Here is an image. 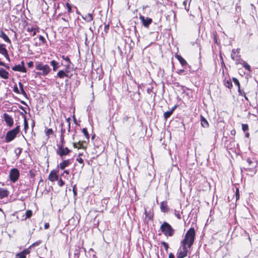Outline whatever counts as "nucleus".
I'll list each match as a JSON object with an SVG mask.
<instances>
[{"label": "nucleus", "instance_id": "nucleus-1", "mask_svg": "<svg viewBox=\"0 0 258 258\" xmlns=\"http://www.w3.org/2000/svg\"><path fill=\"white\" fill-rule=\"evenodd\" d=\"M196 233L194 228H190L185 233L183 239L180 242V247L178 250L177 258H184L185 257L192 245L195 239Z\"/></svg>", "mask_w": 258, "mask_h": 258}, {"label": "nucleus", "instance_id": "nucleus-2", "mask_svg": "<svg viewBox=\"0 0 258 258\" xmlns=\"http://www.w3.org/2000/svg\"><path fill=\"white\" fill-rule=\"evenodd\" d=\"M35 69L40 71L39 72L37 73V74L43 76L47 75L51 71V69L48 65L45 64L40 61L36 62Z\"/></svg>", "mask_w": 258, "mask_h": 258}, {"label": "nucleus", "instance_id": "nucleus-3", "mask_svg": "<svg viewBox=\"0 0 258 258\" xmlns=\"http://www.w3.org/2000/svg\"><path fill=\"white\" fill-rule=\"evenodd\" d=\"M160 230L163 234L167 237H172L175 233V230L166 222H164L161 224Z\"/></svg>", "mask_w": 258, "mask_h": 258}, {"label": "nucleus", "instance_id": "nucleus-4", "mask_svg": "<svg viewBox=\"0 0 258 258\" xmlns=\"http://www.w3.org/2000/svg\"><path fill=\"white\" fill-rule=\"evenodd\" d=\"M20 126L18 125L15 128L8 131L6 134L4 142L5 143H8L14 140L16 138L17 135L20 132Z\"/></svg>", "mask_w": 258, "mask_h": 258}, {"label": "nucleus", "instance_id": "nucleus-5", "mask_svg": "<svg viewBox=\"0 0 258 258\" xmlns=\"http://www.w3.org/2000/svg\"><path fill=\"white\" fill-rule=\"evenodd\" d=\"M57 146L58 149L56 151V153L61 157L68 155L71 152L68 148L64 147L62 145L57 144Z\"/></svg>", "mask_w": 258, "mask_h": 258}, {"label": "nucleus", "instance_id": "nucleus-6", "mask_svg": "<svg viewBox=\"0 0 258 258\" xmlns=\"http://www.w3.org/2000/svg\"><path fill=\"white\" fill-rule=\"evenodd\" d=\"M19 175V170L17 168H13L10 172V179L13 183H15L18 180Z\"/></svg>", "mask_w": 258, "mask_h": 258}, {"label": "nucleus", "instance_id": "nucleus-7", "mask_svg": "<svg viewBox=\"0 0 258 258\" xmlns=\"http://www.w3.org/2000/svg\"><path fill=\"white\" fill-rule=\"evenodd\" d=\"M239 49H233L232 50V52L231 54V57L232 59L236 61V63L239 61L241 59L240 58V55L239 54Z\"/></svg>", "mask_w": 258, "mask_h": 258}, {"label": "nucleus", "instance_id": "nucleus-8", "mask_svg": "<svg viewBox=\"0 0 258 258\" xmlns=\"http://www.w3.org/2000/svg\"><path fill=\"white\" fill-rule=\"evenodd\" d=\"M3 118L8 126L11 127L13 125V123H14L13 118H12V117L11 116L9 115L8 113H5L3 114Z\"/></svg>", "mask_w": 258, "mask_h": 258}, {"label": "nucleus", "instance_id": "nucleus-9", "mask_svg": "<svg viewBox=\"0 0 258 258\" xmlns=\"http://www.w3.org/2000/svg\"><path fill=\"white\" fill-rule=\"evenodd\" d=\"M12 70L14 71L20 72L22 73L26 72V69L24 66V62L21 61V64L16 65L12 68Z\"/></svg>", "mask_w": 258, "mask_h": 258}, {"label": "nucleus", "instance_id": "nucleus-10", "mask_svg": "<svg viewBox=\"0 0 258 258\" xmlns=\"http://www.w3.org/2000/svg\"><path fill=\"white\" fill-rule=\"evenodd\" d=\"M140 19L143 25L146 28H148L152 22V19L151 18L148 17L145 18L141 15L140 16Z\"/></svg>", "mask_w": 258, "mask_h": 258}, {"label": "nucleus", "instance_id": "nucleus-11", "mask_svg": "<svg viewBox=\"0 0 258 258\" xmlns=\"http://www.w3.org/2000/svg\"><path fill=\"white\" fill-rule=\"evenodd\" d=\"M0 53L3 55L9 62H10V58L9 56L8 50L6 48V45L4 44H0Z\"/></svg>", "mask_w": 258, "mask_h": 258}, {"label": "nucleus", "instance_id": "nucleus-12", "mask_svg": "<svg viewBox=\"0 0 258 258\" xmlns=\"http://www.w3.org/2000/svg\"><path fill=\"white\" fill-rule=\"evenodd\" d=\"M247 162L248 164V166L244 167L243 169L245 171H254V168L255 167V165L250 158L247 159Z\"/></svg>", "mask_w": 258, "mask_h": 258}, {"label": "nucleus", "instance_id": "nucleus-13", "mask_svg": "<svg viewBox=\"0 0 258 258\" xmlns=\"http://www.w3.org/2000/svg\"><path fill=\"white\" fill-rule=\"evenodd\" d=\"M48 178L51 181L58 180V176L57 174V172L55 170L51 171L49 174Z\"/></svg>", "mask_w": 258, "mask_h": 258}, {"label": "nucleus", "instance_id": "nucleus-14", "mask_svg": "<svg viewBox=\"0 0 258 258\" xmlns=\"http://www.w3.org/2000/svg\"><path fill=\"white\" fill-rule=\"evenodd\" d=\"M177 106L176 105H174L170 110L165 112L164 113V119L167 120L173 113V111L176 109Z\"/></svg>", "mask_w": 258, "mask_h": 258}, {"label": "nucleus", "instance_id": "nucleus-15", "mask_svg": "<svg viewBox=\"0 0 258 258\" xmlns=\"http://www.w3.org/2000/svg\"><path fill=\"white\" fill-rule=\"evenodd\" d=\"M0 77L4 79H8L9 77V72L3 68H0Z\"/></svg>", "mask_w": 258, "mask_h": 258}, {"label": "nucleus", "instance_id": "nucleus-16", "mask_svg": "<svg viewBox=\"0 0 258 258\" xmlns=\"http://www.w3.org/2000/svg\"><path fill=\"white\" fill-rule=\"evenodd\" d=\"M240 63L242 64V67L246 69V70L248 71L249 72L251 71V68L250 66L245 61L240 60L238 62H236V64Z\"/></svg>", "mask_w": 258, "mask_h": 258}, {"label": "nucleus", "instance_id": "nucleus-17", "mask_svg": "<svg viewBox=\"0 0 258 258\" xmlns=\"http://www.w3.org/2000/svg\"><path fill=\"white\" fill-rule=\"evenodd\" d=\"M160 209L162 212L165 213L168 212V208L167 202L165 201L162 202L160 204Z\"/></svg>", "mask_w": 258, "mask_h": 258}, {"label": "nucleus", "instance_id": "nucleus-18", "mask_svg": "<svg viewBox=\"0 0 258 258\" xmlns=\"http://www.w3.org/2000/svg\"><path fill=\"white\" fill-rule=\"evenodd\" d=\"M9 191L4 188H0V199H3L9 196Z\"/></svg>", "mask_w": 258, "mask_h": 258}, {"label": "nucleus", "instance_id": "nucleus-19", "mask_svg": "<svg viewBox=\"0 0 258 258\" xmlns=\"http://www.w3.org/2000/svg\"><path fill=\"white\" fill-rule=\"evenodd\" d=\"M50 64L52 67L53 71L54 72L60 67L59 63L54 60L50 61Z\"/></svg>", "mask_w": 258, "mask_h": 258}, {"label": "nucleus", "instance_id": "nucleus-20", "mask_svg": "<svg viewBox=\"0 0 258 258\" xmlns=\"http://www.w3.org/2000/svg\"><path fill=\"white\" fill-rule=\"evenodd\" d=\"M70 163H71V162H70V160H64V161H63V162H61L59 164V168L61 170H63L66 167H68L70 164Z\"/></svg>", "mask_w": 258, "mask_h": 258}, {"label": "nucleus", "instance_id": "nucleus-21", "mask_svg": "<svg viewBox=\"0 0 258 258\" xmlns=\"http://www.w3.org/2000/svg\"><path fill=\"white\" fill-rule=\"evenodd\" d=\"M0 37L3 38L5 42L10 44L11 43V41L8 36L2 31L0 32Z\"/></svg>", "mask_w": 258, "mask_h": 258}, {"label": "nucleus", "instance_id": "nucleus-22", "mask_svg": "<svg viewBox=\"0 0 258 258\" xmlns=\"http://www.w3.org/2000/svg\"><path fill=\"white\" fill-rule=\"evenodd\" d=\"M175 57L179 60L182 66H185L187 64L186 61L181 56L176 55Z\"/></svg>", "mask_w": 258, "mask_h": 258}, {"label": "nucleus", "instance_id": "nucleus-23", "mask_svg": "<svg viewBox=\"0 0 258 258\" xmlns=\"http://www.w3.org/2000/svg\"><path fill=\"white\" fill-rule=\"evenodd\" d=\"M201 124L204 127H208L209 126L208 122L203 116H201Z\"/></svg>", "mask_w": 258, "mask_h": 258}, {"label": "nucleus", "instance_id": "nucleus-24", "mask_svg": "<svg viewBox=\"0 0 258 258\" xmlns=\"http://www.w3.org/2000/svg\"><path fill=\"white\" fill-rule=\"evenodd\" d=\"M83 19L87 22H90L93 20V17L92 14L89 13Z\"/></svg>", "mask_w": 258, "mask_h": 258}, {"label": "nucleus", "instance_id": "nucleus-25", "mask_svg": "<svg viewBox=\"0 0 258 258\" xmlns=\"http://www.w3.org/2000/svg\"><path fill=\"white\" fill-rule=\"evenodd\" d=\"M191 0H184L183 2L182 5L184 7V9L187 11H188L189 8V4Z\"/></svg>", "mask_w": 258, "mask_h": 258}, {"label": "nucleus", "instance_id": "nucleus-26", "mask_svg": "<svg viewBox=\"0 0 258 258\" xmlns=\"http://www.w3.org/2000/svg\"><path fill=\"white\" fill-rule=\"evenodd\" d=\"M64 75H66V74L64 73V72L62 70H59L56 76H55V78L57 77L60 79H63L64 77Z\"/></svg>", "mask_w": 258, "mask_h": 258}, {"label": "nucleus", "instance_id": "nucleus-27", "mask_svg": "<svg viewBox=\"0 0 258 258\" xmlns=\"http://www.w3.org/2000/svg\"><path fill=\"white\" fill-rule=\"evenodd\" d=\"M19 86L20 88V91H21L20 93L22 94L24 96L27 97V94L24 90L23 85L21 82H20L19 83Z\"/></svg>", "mask_w": 258, "mask_h": 258}, {"label": "nucleus", "instance_id": "nucleus-28", "mask_svg": "<svg viewBox=\"0 0 258 258\" xmlns=\"http://www.w3.org/2000/svg\"><path fill=\"white\" fill-rule=\"evenodd\" d=\"M73 146L75 148H84L83 145V142L79 141L78 143H73Z\"/></svg>", "mask_w": 258, "mask_h": 258}, {"label": "nucleus", "instance_id": "nucleus-29", "mask_svg": "<svg viewBox=\"0 0 258 258\" xmlns=\"http://www.w3.org/2000/svg\"><path fill=\"white\" fill-rule=\"evenodd\" d=\"M224 84L226 87L229 89L231 88L232 87V84L230 80L225 81Z\"/></svg>", "mask_w": 258, "mask_h": 258}, {"label": "nucleus", "instance_id": "nucleus-30", "mask_svg": "<svg viewBox=\"0 0 258 258\" xmlns=\"http://www.w3.org/2000/svg\"><path fill=\"white\" fill-rule=\"evenodd\" d=\"M82 133L84 134V136H85L86 138L89 140L90 136L88 133L87 130L86 128H84L82 130Z\"/></svg>", "mask_w": 258, "mask_h": 258}, {"label": "nucleus", "instance_id": "nucleus-31", "mask_svg": "<svg viewBox=\"0 0 258 258\" xmlns=\"http://www.w3.org/2000/svg\"><path fill=\"white\" fill-rule=\"evenodd\" d=\"M15 258H26V256L24 254V253L22 251L20 253H18L16 254Z\"/></svg>", "mask_w": 258, "mask_h": 258}, {"label": "nucleus", "instance_id": "nucleus-32", "mask_svg": "<svg viewBox=\"0 0 258 258\" xmlns=\"http://www.w3.org/2000/svg\"><path fill=\"white\" fill-rule=\"evenodd\" d=\"M22 151V149L21 148H17L15 150V153L18 157L21 154Z\"/></svg>", "mask_w": 258, "mask_h": 258}, {"label": "nucleus", "instance_id": "nucleus-33", "mask_svg": "<svg viewBox=\"0 0 258 258\" xmlns=\"http://www.w3.org/2000/svg\"><path fill=\"white\" fill-rule=\"evenodd\" d=\"M45 134L47 137H49L53 134V131L51 128H48L46 131Z\"/></svg>", "mask_w": 258, "mask_h": 258}, {"label": "nucleus", "instance_id": "nucleus-34", "mask_svg": "<svg viewBox=\"0 0 258 258\" xmlns=\"http://www.w3.org/2000/svg\"><path fill=\"white\" fill-rule=\"evenodd\" d=\"M232 80L234 83L238 87V89L240 88V85L239 81L235 78H233Z\"/></svg>", "mask_w": 258, "mask_h": 258}, {"label": "nucleus", "instance_id": "nucleus-35", "mask_svg": "<svg viewBox=\"0 0 258 258\" xmlns=\"http://www.w3.org/2000/svg\"><path fill=\"white\" fill-rule=\"evenodd\" d=\"M41 242H42L41 240H39L37 241L36 242L33 243L32 245H31L30 246L29 248H32L33 247L38 246L41 243Z\"/></svg>", "mask_w": 258, "mask_h": 258}, {"label": "nucleus", "instance_id": "nucleus-36", "mask_svg": "<svg viewBox=\"0 0 258 258\" xmlns=\"http://www.w3.org/2000/svg\"><path fill=\"white\" fill-rule=\"evenodd\" d=\"M174 215L178 219H181L180 211H177V210H174Z\"/></svg>", "mask_w": 258, "mask_h": 258}, {"label": "nucleus", "instance_id": "nucleus-37", "mask_svg": "<svg viewBox=\"0 0 258 258\" xmlns=\"http://www.w3.org/2000/svg\"><path fill=\"white\" fill-rule=\"evenodd\" d=\"M32 212L31 210H28L26 212V216L27 218H29L31 217Z\"/></svg>", "mask_w": 258, "mask_h": 258}, {"label": "nucleus", "instance_id": "nucleus-38", "mask_svg": "<svg viewBox=\"0 0 258 258\" xmlns=\"http://www.w3.org/2000/svg\"><path fill=\"white\" fill-rule=\"evenodd\" d=\"M81 156H82V154H81L80 153L79 154V157L78 158H77V160L81 164H83L84 165V163H83V160L80 157Z\"/></svg>", "mask_w": 258, "mask_h": 258}, {"label": "nucleus", "instance_id": "nucleus-39", "mask_svg": "<svg viewBox=\"0 0 258 258\" xmlns=\"http://www.w3.org/2000/svg\"><path fill=\"white\" fill-rule=\"evenodd\" d=\"M242 129L244 132H245L248 130V126L247 124H242Z\"/></svg>", "mask_w": 258, "mask_h": 258}, {"label": "nucleus", "instance_id": "nucleus-40", "mask_svg": "<svg viewBox=\"0 0 258 258\" xmlns=\"http://www.w3.org/2000/svg\"><path fill=\"white\" fill-rule=\"evenodd\" d=\"M58 185L59 186H62L64 184V181L61 179H58Z\"/></svg>", "mask_w": 258, "mask_h": 258}, {"label": "nucleus", "instance_id": "nucleus-41", "mask_svg": "<svg viewBox=\"0 0 258 258\" xmlns=\"http://www.w3.org/2000/svg\"><path fill=\"white\" fill-rule=\"evenodd\" d=\"M238 92L239 95L242 96H245V95L246 94L245 93L243 90L240 89V88H239L238 89Z\"/></svg>", "mask_w": 258, "mask_h": 258}, {"label": "nucleus", "instance_id": "nucleus-42", "mask_svg": "<svg viewBox=\"0 0 258 258\" xmlns=\"http://www.w3.org/2000/svg\"><path fill=\"white\" fill-rule=\"evenodd\" d=\"M64 131H63L62 129H61V144L63 146V142H64V139H63V134L64 133Z\"/></svg>", "mask_w": 258, "mask_h": 258}, {"label": "nucleus", "instance_id": "nucleus-43", "mask_svg": "<svg viewBox=\"0 0 258 258\" xmlns=\"http://www.w3.org/2000/svg\"><path fill=\"white\" fill-rule=\"evenodd\" d=\"M62 59H63L64 60H65V61H66L67 62H69V63H71V60H70V59L69 58V57H68V56H65L64 55H62Z\"/></svg>", "mask_w": 258, "mask_h": 258}, {"label": "nucleus", "instance_id": "nucleus-44", "mask_svg": "<svg viewBox=\"0 0 258 258\" xmlns=\"http://www.w3.org/2000/svg\"><path fill=\"white\" fill-rule=\"evenodd\" d=\"M161 244H162V245H163V246L165 248L166 250H167L168 248L169 247L168 243L165 242H164V241H163V242H161Z\"/></svg>", "mask_w": 258, "mask_h": 258}, {"label": "nucleus", "instance_id": "nucleus-45", "mask_svg": "<svg viewBox=\"0 0 258 258\" xmlns=\"http://www.w3.org/2000/svg\"><path fill=\"white\" fill-rule=\"evenodd\" d=\"M39 39L40 41H41L43 43H45L46 42L45 39L44 37L41 35H40L39 36Z\"/></svg>", "mask_w": 258, "mask_h": 258}, {"label": "nucleus", "instance_id": "nucleus-46", "mask_svg": "<svg viewBox=\"0 0 258 258\" xmlns=\"http://www.w3.org/2000/svg\"><path fill=\"white\" fill-rule=\"evenodd\" d=\"M30 248L29 247V248L25 249V250H24L22 251L26 256L27 254H28L30 253V250H29Z\"/></svg>", "mask_w": 258, "mask_h": 258}, {"label": "nucleus", "instance_id": "nucleus-47", "mask_svg": "<svg viewBox=\"0 0 258 258\" xmlns=\"http://www.w3.org/2000/svg\"><path fill=\"white\" fill-rule=\"evenodd\" d=\"M66 6H67V9H68V11L69 13H70L71 12V11H72V8H71V5L68 3H67L66 4Z\"/></svg>", "mask_w": 258, "mask_h": 258}, {"label": "nucleus", "instance_id": "nucleus-48", "mask_svg": "<svg viewBox=\"0 0 258 258\" xmlns=\"http://www.w3.org/2000/svg\"><path fill=\"white\" fill-rule=\"evenodd\" d=\"M24 129L26 130L28 128V124L26 118L24 119Z\"/></svg>", "mask_w": 258, "mask_h": 258}, {"label": "nucleus", "instance_id": "nucleus-49", "mask_svg": "<svg viewBox=\"0 0 258 258\" xmlns=\"http://www.w3.org/2000/svg\"><path fill=\"white\" fill-rule=\"evenodd\" d=\"M235 196H236V200H238L239 198V190L238 188L236 189Z\"/></svg>", "mask_w": 258, "mask_h": 258}, {"label": "nucleus", "instance_id": "nucleus-50", "mask_svg": "<svg viewBox=\"0 0 258 258\" xmlns=\"http://www.w3.org/2000/svg\"><path fill=\"white\" fill-rule=\"evenodd\" d=\"M70 120H71V118L69 117L66 119L67 121L68 122V126H69L68 132H69L70 131Z\"/></svg>", "mask_w": 258, "mask_h": 258}, {"label": "nucleus", "instance_id": "nucleus-51", "mask_svg": "<svg viewBox=\"0 0 258 258\" xmlns=\"http://www.w3.org/2000/svg\"><path fill=\"white\" fill-rule=\"evenodd\" d=\"M35 29V28H34V27H28V28H27V31L28 32H32L33 31H34V30Z\"/></svg>", "mask_w": 258, "mask_h": 258}, {"label": "nucleus", "instance_id": "nucleus-52", "mask_svg": "<svg viewBox=\"0 0 258 258\" xmlns=\"http://www.w3.org/2000/svg\"><path fill=\"white\" fill-rule=\"evenodd\" d=\"M14 91L18 94L20 93V92L19 91L18 87L16 86L14 87Z\"/></svg>", "mask_w": 258, "mask_h": 258}, {"label": "nucleus", "instance_id": "nucleus-53", "mask_svg": "<svg viewBox=\"0 0 258 258\" xmlns=\"http://www.w3.org/2000/svg\"><path fill=\"white\" fill-rule=\"evenodd\" d=\"M73 193H74V196H76L77 194V188L76 187V185H75L73 187Z\"/></svg>", "mask_w": 258, "mask_h": 258}, {"label": "nucleus", "instance_id": "nucleus-54", "mask_svg": "<svg viewBox=\"0 0 258 258\" xmlns=\"http://www.w3.org/2000/svg\"><path fill=\"white\" fill-rule=\"evenodd\" d=\"M28 67L30 68H31L33 67V62L30 61L28 63Z\"/></svg>", "mask_w": 258, "mask_h": 258}, {"label": "nucleus", "instance_id": "nucleus-55", "mask_svg": "<svg viewBox=\"0 0 258 258\" xmlns=\"http://www.w3.org/2000/svg\"><path fill=\"white\" fill-rule=\"evenodd\" d=\"M109 25H105L104 27V31L106 33H107L109 30Z\"/></svg>", "mask_w": 258, "mask_h": 258}, {"label": "nucleus", "instance_id": "nucleus-56", "mask_svg": "<svg viewBox=\"0 0 258 258\" xmlns=\"http://www.w3.org/2000/svg\"><path fill=\"white\" fill-rule=\"evenodd\" d=\"M62 71L65 74H68L70 73V69H68V68H65L64 70H62Z\"/></svg>", "mask_w": 258, "mask_h": 258}, {"label": "nucleus", "instance_id": "nucleus-57", "mask_svg": "<svg viewBox=\"0 0 258 258\" xmlns=\"http://www.w3.org/2000/svg\"><path fill=\"white\" fill-rule=\"evenodd\" d=\"M145 214L146 217H149V219H150L151 218V216H149V214H148V212L146 210H145Z\"/></svg>", "mask_w": 258, "mask_h": 258}, {"label": "nucleus", "instance_id": "nucleus-58", "mask_svg": "<svg viewBox=\"0 0 258 258\" xmlns=\"http://www.w3.org/2000/svg\"><path fill=\"white\" fill-rule=\"evenodd\" d=\"M184 72V70L183 69L178 70L177 72L178 74H181Z\"/></svg>", "mask_w": 258, "mask_h": 258}, {"label": "nucleus", "instance_id": "nucleus-59", "mask_svg": "<svg viewBox=\"0 0 258 258\" xmlns=\"http://www.w3.org/2000/svg\"><path fill=\"white\" fill-rule=\"evenodd\" d=\"M72 63L67 62V64L65 65V68H68V69H70V65Z\"/></svg>", "mask_w": 258, "mask_h": 258}, {"label": "nucleus", "instance_id": "nucleus-60", "mask_svg": "<svg viewBox=\"0 0 258 258\" xmlns=\"http://www.w3.org/2000/svg\"><path fill=\"white\" fill-rule=\"evenodd\" d=\"M69 173V171L68 170H64L63 172V173L62 174V175L63 176L64 174H66V175H68Z\"/></svg>", "mask_w": 258, "mask_h": 258}, {"label": "nucleus", "instance_id": "nucleus-61", "mask_svg": "<svg viewBox=\"0 0 258 258\" xmlns=\"http://www.w3.org/2000/svg\"><path fill=\"white\" fill-rule=\"evenodd\" d=\"M49 226V225L48 223H45L44 225V228L45 229H46L48 228Z\"/></svg>", "mask_w": 258, "mask_h": 258}, {"label": "nucleus", "instance_id": "nucleus-62", "mask_svg": "<svg viewBox=\"0 0 258 258\" xmlns=\"http://www.w3.org/2000/svg\"><path fill=\"white\" fill-rule=\"evenodd\" d=\"M169 258H174V255L172 253L169 254Z\"/></svg>", "mask_w": 258, "mask_h": 258}, {"label": "nucleus", "instance_id": "nucleus-63", "mask_svg": "<svg viewBox=\"0 0 258 258\" xmlns=\"http://www.w3.org/2000/svg\"><path fill=\"white\" fill-rule=\"evenodd\" d=\"M32 32V36H35L36 34V29H35L34 30V31H33Z\"/></svg>", "mask_w": 258, "mask_h": 258}, {"label": "nucleus", "instance_id": "nucleus-64", "mask_svg": "<svg viewBox=\"0 0 258 258\" xmlns=\"http://www.w3.org/2000/svg\"><path fill=\"white\" fill-rule=\"evenodd\" d=\"M0 66L4 67V66H6V64L4 62H3L0 60Z\"/></svg>", "mask_w": 258, "mask_h": 258}]
</instances>
